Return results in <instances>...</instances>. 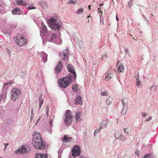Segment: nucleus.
Listing matches in <instances>:
<instances>
[{
  "label": "nucleus",
  "mask_w": 158,
  "mask_h": 158,
  "mask_svg": "<svg viewBox=\"0 0 158 158\" xmlns=\"http://www.w3.org/2000/svg\"><path fill=\"white\" fill-rule=\"evenodd\" d=\"M135 153L138 156H139V150H136L135 152Z\"/></svg>",
  "instance_id": "obj_40"
},
{
  "label": "nucleus",
  "mask_w": 158,
  "mask_h": 158,
  "mask_svg": "<svg viewBox=\"0 0 158 158\" xmlns=\"http://www.w3.org/2000/svg\"><path fill=\"white\" fill-rule=\"evenodd\" d=\"M89 6V7H88V8H89V10H90V6Z\"/></svg>",
  "instance_id": "obj_51"
},
{
  "label": "nucleus",
  "mask_w": 158,
  "mask_h": 158,
  "mask_svg": "<svg viewBox=\"0 0 158 158\" xmlns=\"http://www.w3.org/2000/svg\"><path fill=\"white\" fill-rule=\"evenodd\" d=\"M21 94V91L16 88H13L11 91V98L12 100L15 101L18 99L19 96Z\"/></svg>",
  "instance_id": "obj_6"
},
{
  "label": "nucleus",
  "mask_w": 158,
  "mask_h": 158,
  "mask_svg": "<svg viewBox=\"0 0 158 158\" xmlns=\"http://www.w3.org/2000/svg\"><path fill=\"white\" fill-rule=\"evenodd\" d=\"M124 69V67L123 64H120L118 68V71L119 72L123 71Z\"/></svg>",
  "instance_id": "obj_25"
},
{
  "label": "nucleus",
  "mask_w": 158,
  "mask_h": 158,
  "mask_svg": "<svg viewBox=\"0 0 158 158\" xmlns=\"http://www.w3.org/2000/svg\"><path fill=\"white\" fill-rule=\"evenodd\" d=\"M57 35L56 34H53L49 39V42H53L56 38Z\"/></svg>",
  "instance_id": "obj_21"
},
{
  "label": "nucleus",
  "mask_w": 158,
  "mask_h": 158,
  "mask_svg": "<svg viewBox=\"0 0 158 158\" xmlns=\"http://www.w3.org/2000/svg\"><path fill=\"white\" fill-rule=\"evenodd\" d=\"M69 52L67 49L60 53V56L63 60H68Z\"/></svg>",
  "instance_id": "obj_7"
},
{
  "label": "nucleus",
  "mask_w": 158,
  "mask_h": 158,
  "mask_svg": "<svg viewBox=\"0 0 158 158\" xmlns=\"http://www.w3.org/2000/svg\"><path fill=\"white\" fill-rule=\"evenodd\" d=\"M108 124V122L106 121H103L101 122V123L99 124V127H100V128L103 129L105 128L107 124Z\"/></svg>",
  "instance_id": "obj_15"
},
{
  "label": "nucleus",
  "mask_w": 158,
  "mask_h": 158,
  "mask_svg": "<svg viewBox=\"0 0 158 158\" xmlns=\"http://www.w3.org/2000/svg\"><path fill=\"white\" fill-rule=\"evenodd\" d=\"M15 42L19 46H22L27 44V39L25 37L24 35L18 34L16 35Z\"/></svg>",
  "instance_id": "obj_4"
},
{
  "label": "nucleus",
  "mask_w": 158,
  "mask_h": 158,
  "mask_svg": "<svg viewBox=\"0 0 158 158\" xmlns=\"http://www.w3.org/2000/svg\"><path fill=\"white\" fill-rule=\"evenodd\" d=\"M152 119V117L151 116H150V117H149L148 118L146 119V121H149L150 120H151Z\"/></svg>",
  "instance_id": "obj_42"
},
{
  "label": "nucleus",
  "mask_w": 158,
  "mask_h": 158,
  "mask_svg": "<svg viewBox=\"0 0 158 158\" xmlns=\"http://www.w3.org/2000/svg\"><path fill=\"white\" fill-rule=\"evenodd\" d=\"M101 94L102 96H108V93L106 92V91H104L101 93Z\"/></svg>",
  "instance_id": "obj_31"
},
{
  "label": "nucleus",
  "mask_w": 158,
  "mask_h": 158,
  "mask_svg": "<svg viewBox=\"0 0 158 158\" xmlns=\"http://www.w3.org/2000/svg\"><path fill=\"white\" fill-rule=\"evenodd\" d=\"M107 53H106V54L105 53V54H103L102 56V59H106L107 57Z\"/></svg>",
  "instance_id": "obj_32"
},
{
  "label": "nucleus",
  "mask_w": 158,
  "mask_h": 158,
  "mask_svg": "<svg viewBox=\"0 0 158 158\" xmlns=\"http://www.w3.org/2000/svg\"><path fill=\"white\" fill-rule=\"evenodd\" d=\"M147 115V114L146 113L143 112H142V115L143 116H146Z\"/></svg>",
  "instance_id": "obj_41"
},
{
  "label": "nucleus",
  "mask_w": 158,
  "mask_h": 158,
  "mask_svg": "<svg viewBox=\"0 0 158 158\" xmlns=\"http://www.w3.org/2000/svg\"><path fill=\"white\" fill-rule=\"evenodd\" d=\"M112 77L111 74L110 73L106 74V76L105 77V80L106 81H109Z\"/></svg>",
  "instance_id": "obj_23"
},
{
  "label": "nucleus",
  "mask_w": 158,
  "mask_h": 158,
  "mask_svg": "<svg viewBox=\"0 0 158 158\" xmlns=\"http://www.w3.org/2000/svg\"><path fill=\"white\" fill-rule=\"evenodd\" d=\"M44 102V99L42 98V96H40L39 99V109L41 107L42 105L43 104Z\"/></svg>",
  "instance_id": "obj_19"
},
{
  "label": "nucleus",
  "mask_w": 158,
  "mask_h": 158,
  "mask_svg": "<svg viewBox=\"0 0 158 158\" xmlns=\"http://www.w3.org/2000/svg\"><path fill=\"white\" fill-rule=\"evenodd\" d=\"M49 107L48 106H47L46 108L47 115H48V112H49Z\"/></svg>",
  "instance_id": "obj_39"
},
{
  "label": "nucleus",
  "mask_w": 158,
  "mask_h": 158,
  "mask_svg": "<svg viewBox=\"0 0 158 158\" xmlns=\"http://www.w3.org/2000/svg\"><path fill=\"white\" fill-rule=\"evenodd\" d=\"M141 81H139V80H137L136 82V84L138 85V87H139V85L141 84Z\"/></svg>",
  "instance_id": "obj_38"
},
{
  "label": "nucleus",
  "mask_w": 158,
  "mask_h": 158,
  "mask_svg": "<svg viewBox=\"0 0 158 158\" xmlns=\"http://www.w3.org/2000/svg\"><path fill=\"white\" fill-rule=\"evenodd\" d=\"M81 113L80 112H77L76 114L75 118L77 121H79L81 117Z\"/></svg>",
  "instance_id": "obj_24"
},
{
  "label": "nucleus",
  "mask_w": 158,
  "mask_h": 158,
  "mask_svg": "<svg viewBox=\"0 0 158 158\" xmlns=\"http://www.w3.org/2000/svg\"><path fill=\"white\" fill-rule=\"evenodd\" d=\"M82 103L81 99V96H78L75 99V104H81Z\"/></svg>",
  "instance_id": "obj_16"
},
{
  "label": "nucleus",
  "mask_w": 158,
  "mask_h": 158,
  "mask_svg": "<svg viewBox=\"0 0 158 158\" xmlns=\"http://www.w3.org/2000/svg\"><path fill=\"white\" fill-rule=\"evenodd\" d=\"M135 77L137 80H139V74H138V73L135 76Z\"/></svg>",
  "instance_id": "obj_36"
},
{
  "label": "nucleus",
  "mask_w": 158,
  "mask_h": 158,
  "mask_svg": "<svg viewBox=\"0 0 158 158\" xmlns=\"http://www.w3.org/2000/svg\"><path fill=\"white\" fill-rule=\"evenodd\" d=\"M77 85H73L72 86V89L73 90L74 92H77L78 91V89H77Z\"/></svg>",
  "instance_id": "obj_29"
},
{
  "label": "nucleus",
  "mask_w": 158,
  "mask_h": 158,
  "mask_svg": "<svg viewBox=\"0 0 158 158\" xmlns=\"http://www.w3.org/2000/svg\"><path fill=\"white\" fill-rule=\"evenodd\" d=\"M116 19L117 21H118L119 20V19L118 18L117 15L116 16Z\"/></svg>",
  "instance_id": "obj_49"
},
{
  "label": "nucleus",
  "mask_w": 158,
  "mask_h": 158,
  "mask_svg": "<svg viewBox=\"0 0 158 158\" xmlns=\"http://www.w3.org/2000/svg\"><path fill=\"white\" fill-rule=\"evenodd\" d=\"M100 24H104V21L103 19L100 20Z\"/></svg>",
  "instance_id": "obj_45"
},
{
  "label": "nucleus",
  "mask_w": 158,
  "mask_h": 158,
  "mask_svg": "<svg viewBox=\"0 0 158 158\" xmlns=\"http://www.w3.org/2000/svg\"><path fill=\"white\" fill-rule=\"evenodd\" d=\"M72 114L71 111L69 110L66 111L65 114V119L64 120L65 123L67 126H69L71 124L72 119Z\"/></svg>",
  "instance_id": "obj_5"
},
{
  "label": "nucleus",
  "mask_w": 158,
  "mask_h": 158,
  "mask_svg": "<svg viewBox=\"0 0 158 158\" xmlns=\"http://www.w3.org/2000/svg\"><path fill=\"white\" fill-rule=\"evenodd\" d=\"M28 152V151L25 146H22L20 148L18 149L15 151V153L17 154L27 153Z\"/></svg>",
  "instance_id": "obj_10"
},
{
  "label": "nucleus",
  "mask_w": 158,
  "mask_h": 158,
  "mask_svg": "<svg viewBox=\"0 0 158 158\" xmlns=\"http://www.w3.org/2000/svg\"><path fill=\"white\" fill-rule=\"evenodd\" d=\"M33 136V139L32 141L33 146L37 149L44 148L45 145L42 141L40 133L38 131H35Z\"/></svg>",
  "instance_id": "obj_1"
},
{
  "label": "nucleus",
  "mask_w": 158,
  "mask_h": 158,
  "mask_svg": "<svg viewBox=\"0 0 158 158\" xmlns=\"http://www.w3.org/2000/svg\"><path fill=\"white\" fill-rule=\"evenodd\" d=\"M0 158H2V157H0Z\"/></svg>",
  "instance_id": "obj_55"
},
{
  "label": "nucleus",
  "mask_w": 158,
  "mask_h": 158,
  "mask_svg": "<svg viewBox=\"0 0 158 158\" xmlns=\"http://www.w3.org/2000/svg\"><path fill=\"white\" fill-rule=\"evenodd\" d=\"M89 17H91V16H87V17L88 18H89Z\"/></svg>",
  "instance_id": "obj_54"
},
{
  "label": "nucleus",
  "mask_w": 158,
  "mask_h": 158,
  "mask_svg": "<svg viewBox=\"0 0 158 158\" xmlns=\"http://www.w3.org/2000/svg\"><path fill=\"white\" fill-rule=\"evenodd\" d=\"M62 67L61 62H59L55 68V73H58L60 72Z\"/></svg>",
  "instance_id": "obj_12"
},
{
  "label": "nucleus",
  "mask_w": 158,
  "mask_h": 158,
  "mask_svg": "<svg viewBox=\"0 0 158 158\" xmlns=\"http://www.w3.org/2000/svg\"><path fill=\"white\" fill-rule=\"evenodd\" d=\"M114 136L116 138L124 142L126 140L124 136L118 132L115 133Z\"/></svg>",
  "instance_id": "obj_11"
},
{
  "label": "nucleus",
  "mask_w": 158,
  "mask_h": 158,
  "mask_svg": "<svg viewBox=\"0 0 158 158\" xmlns=\"http://www.w3.org/2000/svg\"><path fill=\"white\" fill-rule=\"evenodd\" d=\"M71 75L69 74L65 77L58 80V83L59 86L64 89L66 88L72 81Z\"/></svg>",
  "instance_id": "obj_2"
},
{
  "label": "nucleus",
  "mask_w": 158,
  "mask_h": 158,
  "mask_svg": "<svg viewBox=\"0 0 158 158\" xmlns=\"http://www.w3.org/2000/svg\"><path fill=\"white\" fill-rule=\"evenodd\" d=\"M50 125V126H52V121H51L50 122H49V123Z\"/></svg>",
  "instance_id": "obj_48"
},
{
  "label": "nucleus",
  "mask_w": 158,
  "mask_h": 158,
  "mask_svg": "<svg viewBox=\"0 0 158 158\" xmlns=\"http://www.w3.org/2000/svg\"><path fill=\"white\" fill-rule=\"evenodd\" d=\"M72 138L69 137L68 135H64L63 137V141L65 143H66L71 142Z\"/></svg>",
  "instance_id": "obj_14"
},
{
  "label": "nucleus",
  "mask_w": 158,
  "mask_h": 158,
  "mask_svg": "<svg viewBox=\"0 0 158 158\" xmlns=\"http://www.w3.org/2000/svg\"><path fill=\"white\" fill-rule=\"evenodd\" d=\"M100 9L101 8H98V11L99 12H100L101 13H102V11L100 10Z\"/></svg>",
  "instance_id": "obj_47"
},
{
  "label": "nucleus",
  "mask_w": 158,
  "mask_h": 158,
  "mask_svg": "<svg viewBox=\"0 0 158 158\" xmlns=\"http://www.w3.org/2000/svg\"><path fill=\"white\" fill-rule=\"evenodd\" d=\"M35 158H48V156L44 154H38L35 155Z\"/></svg>",
  "instance_id": "obj_20"
},
{
  "label": "nucleus",
  "mask_w": 158,
  "mask_h": 158,
  "mask_svg": "<svg viewBox=\"0 0 158 158\" xmlns=\"http://www.w3.org/2000/svg\"><path fill=\"white\" fill-rule=\"evenodd\" d=\"M103 4H101L99 5L100 6H103Z\"/></svg>",
  "instance_id": "obj_52"
},
{
  "label": "nucleus",
  "mask_w": 158,
  "mask_h": 158,
  "mask_svg": "<svg viewBox=\"0 0 158 158\" xmlns=\"http://www.w3.org/2000/svg\"><path fill=\"white\" fill-rule=\"evenodd\" d=\"M99 128L98 129H97L95 130L94 134H95L96 133H98V132H99L100 131H101V129H102L101 128H100V127H99Z\"/></svg>",
  "instance_id": "obj_34"
},
{
  "label": "nucleus",
  "mask_w": 158,
  "mask_h": 158,
  "mask_svg": "<svg viewBox=\"0 0 158 158\" xmlns=\"http://www.w3.org/2000/svg\"><path fill=\"white\" fill-rule=\"evenodd\" d=\"M125 98H123L121 100V102L123 103V105L124 106L125 104Z\"/></svg>",
  "instance_id": "obj_37"
},
{
  "label": "nucleus",
  "mask_w": 158,
  "mask_h": 158,
  "mask_svg": "<svg viewBox=\"0 0 158 158\" xmlns=\"http://www.w3.org/2000/svg\"><path fill=\"white\" fill-rule=\"evenodd\" d=\"M129 8H131V4L130 3H129Z\"/></svg>",
  "instance_id": "obj_50"
},
{
  "label": "nucleus",
  "mask_w": 158,
  "mask_h": 158,
  "mask_svg": "<svg viewBox=\"0 0 158 158\" xmlns=\"http://www.w3.org/2000/svg\"><path fill=\"white\" fill-rule=\"evenodd\" d=\"M80 148L77 145L74 146L72 150V154L73 156L76 157L80 154Z\"/></svg>",
  "instance_id": "obj_8"
},
{
  "label": "nucleus",
  "mask_w": 158,
  "mask_h": 158,
  "mask_svg": "<svg viewBox=\"0 0 158 158\" xmlns=\"http://www.w3.org/2000/svg\"><path fill=\"white\" fill-rule=\"evenodd\" d=\"M41 58V60L44 63L47 61V55L44 52H41L40 53Z\"/></svg>",
  "instance_id": "obj_13"
},
{
  "label": "nucleus",
  "mask_w": 158,
  "mask_h": 158,
  "mask_svg": "<svg viewBox=\"0 0 158 158\" xmlns=\"http://www.w3.org/2000/svg\"><path fill=\"white\" fill-rule=\"evenodd\" d=\"M151 156L149 154H147L146 155L144 156L143 157H142V158H151Z\"/></svg>",
  "instance_id": "obj_33"
},
{
  "label": "nucleus",
  "mask_w": 158,
  "mask_h": 158,
  "mask_svg": "<svg viewBox=\"0 0 158 158\" xmlns=\"http://www.w3.org/2000/svg\"><path fill=\"white\" fill-rule=\"evenodd\" d=\"M106 103L107 105H109L111 104L112 103L111 99L110 98H108L106 100Z\"/></svg>",
  "instance_id": "obj_28"
},
{
  "label": "nucleus",
  "mask_w": 158,
  "mask_h": 158,
  "mask_svg": "<svg viewBox=\"0 0 158 158\" xmlns=\"http://www.w3.org/2000/svg\"><path fill=\"white\" fill-rule=\"evenodd\" d=\"M48 23L50 27L53 30L59 29L61 27V23L55 17H51L48 20Z\"/></svg>",
  "instance_id": "obj_3"
},
{
  "label": "nucleus",
  "mask_w": 158,
  "mask_h": 158,
  "mask_svg": "<svg viewBox=\"0 0 158 158\" xmlns=\"http://www.w3.org/2000/svg\"><path fill=\"white\" fill-rule=\"evenodd\" d=\"M12 13L13 14L19 15L21 14V11L19 8L16 7L13 10Z\"/></svg>",
  "instance_id": "obj_17"
},
{
  "label": "nucleus",
  "mask_w": 158,
  "mask_h": 158,
  "mask_svg": "<svg viewBox=\"0 0 158 158\" xmlns=\"http://www.w3.org/2000/svg\"><path fill=\"white\" fill-rule=\"evenodd\" d=\"M41 25L42 28L41 32L45 33L47 30V27L44 23L43 22L41 23Z\"/></svg>",
  "instance_id": "obj_18"
},
{
  "label": "nucleus",
  "mask_w": 158,
  "mask_h": 158,
  "mask_svg": "<svg viewBox=\"0 0 158 158\" xmlns=\"http://www.w3.org/2000/svg\"><path fill=\"white\" fill-rule=\"evenodd\" d=\"M124 130L125 133L127 135H129L131 133V130L128 128H126Z\"/></svg>",
  "instance_id": "obj_26"
},
{
  "label": "nucleus",
  "mask_w": 158,
  "mask_h": 158,
  "mask_svg": "<svg viewBox=\"0 0 158 158\" xmlns=\"http://www.w3.org/2000/svg\"><path fill=\"white\" fill-rule=\"evenodd\" d=\"M14 83V80H11L9 81L8 82L5 83L3 85V86L5 87V86L7 85H10V84H13Z\"/></svg>",
  "instance_id": "obj_27"
},
{
  "label": "nucleus",
  "mask_w": 158,
  "mask_h": 158,
  "mask_svg": "<svg viewBox=\"0 0 158 158\" xmlns=\"http://www.w3.org/2000/svg\"><path fill=\"white\" fill-rule=\"evenodd\" d=\"M66 68L68 71L71 73L76 78V73L75 71L74 67L71 64H67L66 65Z\"/></svg>",
  "instance_id": "obj_9"
},
{
  "label": "nucleus",
  "mask_w": 158,
  "mask_h": 158,
  "mask_svg": "<svg viewBox=\"0 0 158 158\" xmlns=\"http://www.w3.org/2000/svg\"><path fill=\"white\" fill-rule=\"evenodd\" d=\"M69 2L70 3H71L73 4H75L76 3V2L74 1L73 0H70L69 1Z\"/></svg>",
  "instance_id": "obj_44"
},
{
  "label": "nucleus",
  "mask_w": 158,
  "mask_h": 158,
  "mask_svg": "<svg viewBox=\"0 0 158 158\" xmlns=\"http://www.w3.org/2000/svg\"><path fill=\"white\" fill-rule=\"evenodd\" d=\"M36 8L35 7H33V6H28V7H27V9H29V10H31V9H35Z\"/></svg>",
  "instance_id": "obj_35"
},
{
  "label": "nucleus",
  "mask_w": 158,
  "mask_h": 158,
  "mask_svg": "<svg viewBox=\"0 0 158 158\" xmlns=\"http://www.w3.org/2000/svg\"><path fill=\"white\" fill-rule=\"evenodd\" d=\"M17 4L19 5H23L26 4V2L23 0H17Z\"/></svg>",
  "instance_id": "obj_22"
},
{
  "label": "nucleus",
  "mask_w": 158,
  "mask_h": 158,
  "mask_svg": "<svg viewBox=\"0 0 158 158\" xmlns=\"http://www.w3.org/2000/svg\"><path fill=\"white\" fill-rule=\"evenodd\" d=\"M83 11V9L82 8H80L77 10L76 11V13L78 14H81Z\"/></svg>",
  "instance_id": "obj_30"
},
{
  "label": "nucleus",
  "mask_w": 158,
  "mask_h": 158,
  "mask_svg": "<svg viewBox=\"0 0 158 158\" xmlns=\"http://www.w3.org/2000/svg\"><path fill=\"white\" fill-rule=\"evenodd\" d=\"M123 158H130V157L127 155H126L123 157Z\"/></svg>",
  "instance_id": "obj_46"
},
{
  "label": "nucleus",
  "mask_w": 158,
  "mask_h": 158,
  "mask_svg": "<svg viewBox=\"0 0 158 158\" xmlns=\"http://www.w3.org/2000/svg\"><path fill=\"white\" fill-rule=\"evenodd\" d=\"M40 117H39V118H38V119L37 121H38L40 120Z\"/></svg>",
  "instance_id": "obj_53"
},
{
  "label": "nucleus",
  "mask_w": 158,
  "mask_h": 158,
  "mask_svg": "<svg viewBox=\"0 0 158 158\" xmlns=\"http://www.w3.org/2000/svg\"><path fill=\"white\" fill-rule=\"evenodd\" d=\"M4 144L5 145V148L4 149V150H5L6 148V147L9 145V143H4Z\"/></svg>",
  "instance_id": "obj_43"
}]
</instances>
